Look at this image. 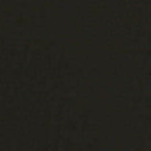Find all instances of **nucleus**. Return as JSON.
I'll use <instances>...</instances> for the list:
<instances>
[{
  "instance_id": "f257e3e1",
  "label": "nucleus",
  "mask_w": 151,
  "mask_h": 151,
  "mask_svg": "<svg viewBox=\"0 0 151 151\" xmlns=\"http://www.w3.org/2000/svg\"><path fill=\"white\" fill-rule=\"evenodd\" d=\"M2 7H1V66H60V65H4L2 64Z\"/></svg>"
},
{
  "instance_id": "f03ea898",
  "label": "nucleus",
  "mask_w": 151,
  "mask_h": 151,
  "mask_svg": "<svg viewBox=\"0 0 151 151\" xmlns=\"http://www.w3.org/2000/svg\"><path fill=\"white\" fill-rule=\"evenodd\" d=\"M5 76L6 78V83L8 88L7 91H9V88H10V80L12 78V74L9 72H7L5 73Z\"/></svg>"
},
{
  "instance_id": "7ed1b4c3",
  "label": "nucleus",
  "mask_w": 151,
  "mask_h": 151,
  "mask_svg": "<svg viewBox=\"0 0 151 151\" xmlns=\"http://www.w3.org/2000/svg\"><path fill=\"white\" fill-rule=\"evenodd\" d=\"M6 57L7 59L10 60L15 58V57L12 52L7 50L6 53Z\"/></svg>"
},
{
  "instance_id": "20e7f679",
  "label": "nucleus",
  "mask_w": 151,
  "mask_h": 151,
  "mask_svg": "<svg viewBox=\"0 0 151 151\" xmlns=\"http://www.w3.org/2000/svg\"><path fill=\"white\" fill-rule=\"evenodd\" d=\"M6 13H7V15L8 16L10 15V14L9 13V11L8 10H7V11Z\"/></svg>"
},
{
  "instance_id": "39448f33",
  "label": "nucleus",
  "mask_w": 151,
  "mask_h": 151,
  "mask_svg": "<svg viewBox=\"0 0 151 151\" xmlns=\"http://www.w3.org/2000/svg\"><path fill=\"white\" fill-rule=\"evenodd\" d=\"M11 21H12V19H10V18L9 19L8 22H10Z\"/></svg>"
},
{
  "instance_id": "423d86ee",
  "label": "nucleus",
  "mask_w": 151,
  "mask_h": 151,
  "mask_svg": "<svg viewBox=\"0 0 151 151\" xmlns=\"http://www.w3.org/2000/svg\"><path fill=\"white\" fill-rule=\"evenodd\" d=\"M7 135H8L9 136V132H7Z\"/></svg>"
},
{
  "instance_id": "0eeeda50",
  "label": "nucleus",
  "mask_w": 151,
  "mask_h": 151,
  "mask_svg": "<svg viewBox=\"0 0 151 151\" xmlns=\"http://www.w3.org/2000/svg\"><path fill=\"white\" fill-rule=\"evenodd\" d=\"M19 58H23V57H21V56H20V57H19Z\"/></svg>"
},
{
  "instance_id": "6e6552de",
  "label": "nucleus",
  "mask_w": 151,
  "mask_h": 151,
  "mask_svg": "<svg viewBox=\"0 0 151 151\" xmlns=\"http://www.w3.org/2000/svg\"><path fill=\"white\" fill-rule=\"evenodd\" d=\"M8 41H9V42H10V41H11V40H8Z\"/></svg>"
},
{
  "instance_id": "1a4fd4ad",
  "label": "nucleus",
  "mask_w": 151,
  "mask_h": 151,
  "mask_svg": "<svg viewBox=\"0 0 151 151\" xmlns=\"http://www.w3.org/2000/svg\"><path fill=\"white\" fill-rule=\"evenodd\" d=\"M7 142H9V140L7 139Z\"/></svg>"
},
{
  "instance_id": "9d476101",
  "label": "nucleus",
  "mask_w": 151,
  "mask_h": 151,
  "mask_svg": "<svg viewBox=\"0 0 151 151\" xmlns=\"http://www.w3.org/2000/svg\"><path fill=\"white\" fill-rule=\"evenodd\" d=\"M7 37H9V35H7Z\"/></svg>"
},
{
  "instance_id": "9b49d317",
  "label": "nucleus",
  "mask_w": 151,
  "mask_h": 151,
  "mask_svg": "<svg viewBox=\"0 0 151 151\" xmlns=\"http://www.w3.org/2000/svg\"><path fill=\"white\" fill-rule=\"evenodd\" d=\"M7 146L9 147V146Z\"/></svg>"
},
{
  "instance_id": "f8f14e48",
  "label": "nucleus",
  "mask_w": 151,
  "mask_h": 151,
  "mask_svg": "<svg viewBox=\"0 0 151 151\" xmlns=\"http://www.w3.org/2000/svg\"><path fill=\"white\" fill-rule=\"evenodd\" d=\"M7 31H8V29H7Z\"/></svg>"
}]
</instances>
